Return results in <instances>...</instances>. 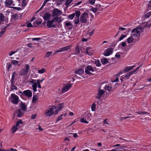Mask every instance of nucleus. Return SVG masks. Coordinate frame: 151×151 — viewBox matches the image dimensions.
<instances>
[{
  "mask_svg": "<svg viewBox=\"0 0 151 151\" xmlns=\"http://www.w3.org/2000/svg\"><path fill=\"white\" fill-rule=\"evenodd\" d=\"M30 67L27 64L25 65L24 69H22L19 71V75L21 76H25L28 73Z\"/></svg>",
  "mask_w": 151,
  "mask_h": 151,
  "instance_id": "f257e3e1",
  "label": "nucleus"
},
{
  "mask_svg": "<svg viewBox=\"0 0 151 151\" xmlns=\"http://www.w3.org/2000/svg\"><path fill=\"white\" fill-rule=\"evenodd\" d=\"M23 122L21 120H19L18 121L16 124V126H13L11 129L12 133H14L18 129V127H22Z\"/></svg>",
  "mask_w": 151,
  "mask_h": 151,
  "instance_id": "f03ea898",
  "label": "nucleus"
},
{
  "mask_svg": "<svg viewBox=\"0 0 151 151\" xmlns=\"http://www.w3.org/2000/svg\"><path fill=\"white\" fill-rule=\"evenodd\" d=\"M88 18V13L85 12L83 13L80 18V21L81 23H86L87 21V19Z\"/></svg>",
  "mask_w": 151,
  "mask_h": 151,
  "instance_id": "7ed1b4c3",
  "label": "nucleus"
},
{
  "mask_svg": "<svg viewBox=\"0 0 151 151\" xmlns=\"http://www.w3.org/2000/svg\"><path fill=\"white\" fill-rule=\"evenodd\" d=\"M57 106H52V108H50L47 110V111L45 113V114L47 117H50L52 115L54 114V109H56Z\"/></svg>",
  "mask_w": 151,
  "mask_h": 151,
  "instance_id": "20e7f679",
  "label": "nucleus"
},
{
  "mask_svg": "<svg viewBox=\"0 0 151 151\" xmlns=\"http://www.w3.org/2000/svg\"><path fill=\"white\" fill-rule=\"evenodd\" d=\"M131 36L135 37H138L140 36V33L138 29V28L133 29L131 32Z\"/></svg>",
  "mask_w": 151,
  "mask_h": 151,
  "instance_id": "39448f33",
  "label": "nucleus"
},
{
  "mask_svg": "<svg viewBox=\"0 0 151 151\" xmlns=\"http://www.w3.org/2000/svg\"><path fill=\"white\" fill-rule=\"evenodd\" d=\"M12 102L15 104H17L19 102L18 97L14 93L11 95Z\"/></svg>",
  "mask_w": 151,
  "mask_h": 151,
  "instance_id": "423d86ee",
  "label": "nucleus"
},
{
  "mask_svg": "<svg viewBox=\"0 0 151 151\" xmlns=\"http://www.w3.org/2000/svg\"><path fill=\"white\" fill-rule=\"evenodd\" d=\"M73 84L69 83L66 84L61 89V91L62 93H64L68 91L72 86Z\"/></svg>",
  "mask_w": 151,
  "mask_h": 151,
  "instance_id": "0eeeda50",
  "label": "nucleus"
},
{
  "mask_svg": "<svg viewBox=\"0 0 151 151\" xmlns=\"http://www.w3.org/2000/svg\"><path fill=\"white\" fill-rule=\"evenodd\" d=\"M62 13V12L60 10L58 9H54L52 13V16L53 17L58 16L61 15Z\"/></svg>",
  "mask_w": 151,
  "mask_h": 151,
  "instance_id": "6e6552de",
  "label": "nucleus"
},
{
  "mask_svg": "<svg viewBox=\"0 0 151 151\" xmlns=\"http://www.w3.org/2000/svg\"><path fill=\"white\" fill-rule=\"evenodd\" d=\"M93 69L91 65H88L85 69V72L86 74H92V73L90 71H93Z\"/></svg>",
  "mask_w": 151,
  "mask_h": 151,
  "instance_id": "1a4fd4ad",
  "label": "nucleus"
},
{
  "mask_svg": "<svg viewBox=\"0 0 151 151\" xmlns=\"http://www.w3.org/2000/svg\"><path fill=\"white\" fill-rule=\"evenodd\" d=\"M71 45H68L59 49L56 51V52H60L63 51H66L71 47Z\"/></svg>",
  "mask_w": 151,
  "mask_h": 151,
  "instance_id": "9d476101",
  "label": "nucleus"
},
{
  "mask_svg": "<svg viewBox=\"0 0 151 151\" xmlns=\"http://www.w3.org/2000/svg\"><path fill=\"white\" fill-rule=\"evenodd\" d=\"M113 50V48H108L104 51V55L105 56H106L112 54Z\"/></svg>",
  "mask_w": 151,
  "mask_h": 151,
  "instance_id": "9b49d317",
  "label": "nucleus"
},
{
  "mask_svg": "<svg viewBox=\"0 0 151 151\" xmlns=\"http://www.w3.org/2000/svg\"><path fill=\"white\" fill-rule=\"evenodd\" d=\"M24 95L28 97H31L32 96V93L31 91L29 90L24 91L23 92Z\"/></svg>",
  "mask_w": 151,
  "mask_h": 151,
  "instance_id": "f8f14e48",
  "label": "nucleus"
},
{
  "mask_svg": "<svg viewBox=\"0 0 151 151\" xmlns=\"http://www.w3.org/2000/svg\"><path fill=\"white\" fill-rule=\"evenodd\" d=\"M5 5L6 7H9L10 6H15V4L13 3L12 0H6L5 3Z\"/></svg>",
  "mask_w": 151,
  "mask_h": 151,
  "instance_id": "ddd939ff",
  "label": "nucleus"
},
{
  "mask_svg": "<svg viewBox=\"0 0 151 151\" xmlns=\"http://www.w3.org/2000/svg\"><path fill=\"white\" fill-rule=\"evenodd\" d=\"M105 91L103 90H100L98 91V93L96 95V97L97 98H100L104 94Z\"/></svg>",
  "mask_w": 151,
  "mask_h": 151,
  "instance_id": "4468645a",
  "label": "nucleus"
},
{
  "mask_svg": "<svg viewBox=\"0 0 151 151\" xmlns=\"http://www.w3.org/2000/svg\"><path fill=\"white\" fill-rule=\"evenodd\" d=\"M53 23L50 20H48L47 22V26L48 28L54 27L55 28L57 27V25L55 24L52 25Z\"/></svg>",
  "mask_w": 151,
  "mask_h": 151,
  "instance_id": "2eb2a0df",
  "label": "nucleus"
},
{
  "mask_svg": "<svg viewBox=\"0 0 151 151\" xmlns=\"http://www.w3.org/2000/svg\"><path fill=\"white\" fill-rule=\"evenodd\" d=\"M51 15L49 12H46L44 14L43 17L45 20H46L49 19Z\"/></svg>",
  "mask_w": 151,
  "mask_h": 151,
  "instance_id": "dca6fc26",
  "label": "nucleus"
},
{
  "mask_svg": "<svg viewBox=\"0 0 151 151\" xmlns=\"http://www.w3.org/2000/svg\"><path fill=\"white\" fill-rule=\"evenodd\" d=\"M135 65H133L131 66H127L126 67L124 70L123 71V73H125L132 69L134 67Z\"/></svg>",
  "mask_w": 151,
  "mask_h": 151,
  "instance_id": "f3484780",
  "label": "nucleus"
},
{
  "mask_svg": "<svg viewBox=\"0 0 151 151\" xmlns=\"http://www.w3.org/2000/svg\"><path fill=\"white\" fill-rule=\"evenodd\" d=\"M16 112L17 114V117H21L23 116L24 113H22L20 109H17L16 110Z\"/></svg>",
  "mask_w": 151,
  "mask_h": 151,
  "instance_id": "a211bd4d",
  "label": "nucleus"
},
{
  "mask_svg": "<svg viewBox=\"0 0 151 151\" xmlns=\"http://www.w3.org/2000/svg\"><path fill=\"white\" fill-rule=\"evenodd\" d=\"M20 106L22 110L24 111H26L27 109L26 106L25 104L22 102L21 103Z\"/></svg>",
  "mask_w": 151,
  "mask_h": 151,
  "instance_id": "6ab92c4d",
  "label": "nucleus"
},
{
  "mask_svg": "<svg viewBox=\"0 0 151 151\" xmlns=\"http://www.w3.org/2000/svg\"><path fill=\"white\" fill-rule=\"evenodd\" d=\"M75 73L76 74L81 75L84 73V70L81 68L78 70H76Z\"/></svg>",
  "mask_w": 151,
  "mask_h": 151,
  "instance_id": "aec40b11",
  "label": "nucleus"
},
{
  "mask_svg": "<svg viewBox=\"0 0 151 151\" xmlns=\"http://www.w3.org/2000/svg\"><path fill=\"white\" fill-rule=\"evenodd\" d=\"M66 26L68 27V29H72L73 27V25L70 22H67L65 24Z\"/></svg>",
  "mask_w": 151,
  "mask_h": 151,
  "instance_id": "412c9836",
  "label": "nucleus"
},
{
  "mask_svg": "<svg viewBox=\"0 0 151 151\" xmlns=\"http://www.w3.org/2000/svg\"><path fill=\"white\" fill-rule=\"evenodd\" d=\"M80 53V48L78 45H77L75 47V52L74 53V54L75 55H77L79 54Z\"/></svg>",
  "mask_w": 151,
  "mask_h": 151,
  "instance_id": "4be33fe9",
  "label": "nucleus"
},
{
  "mask_svg": "<svg viewBox=\"0 0 151 151\" xmlns=\"http://www.w3.org/2000/svg\"><path fill=\"white\" fill-rule=\"evenodd\" d=\"M101 63L103 64H105L108 63V61L107 58H104L101 59Z\"/></svg>",
  "mask_w": 151,
  "mask_h": 151,
  "instance_id": "5701e85b",
  "label": "nucleus"
},
{
  "mask_svg": "<svg viewBox=\"0 0 151 151\" xmlns=\"http://www.w3.org/2000/svg\"><path fill=\"white\" fill-rule=\"evenodd\" d=\"M4 16L2 14H0V24H1V22L4 20Z\"/></svg>",
  "mask_w": 151,
  "mask_h": 151,
  "instance_id": "b1692460",
  "label": "nucleus"
},
{
  "mask_svg": "<svg viewBox=\"0 0 151 151\" xmlns=\"http://www.w3.org/2000/svg\"><path fill=\"white\" fill-rule=\"evenodd\" d=\"M132 36H130L127 39V42L128 43L132 42L133 41L134 39Z\"/></svg>",
  "mask_w": 151,
  "mask_h": 151,
  "instance_id": "393cba45",
  "label": "nucleus"
},
{
  "mask_svg": "<svg viewBox=\"0 0 151 151\" xmlns=\"http://www.w3.org/2000/svg\"><path fill=\"white\" fill-rule=\"evenodd\" d=\"M64 103H63L59 104L58 105V109L60 110L62 109L64 107Z\"/></svg>",
  "mask_w": 151,
  "mask_h": 151,
  "instance_id": "a878e982",
  "label": "nucleus"
},
{
  "mask_svg": "<svg viewBox=\"0 0 151 151\" xmlns=\"http://www.w3.org/2000/svg\"><path fill=\"white\" fill-rule=\"evenodd\" d=\"M32 86L33 90L34 91L36 92L37 91V87L36 83L35 82L34 84L32 85Z\"/></svg>",
  "mask_w": 151,
  "mask_h": 151,
  "instance_id": "bb28decb",
  "label": "nucleus"
},
{
  "mask_svg": "<svg viewBox=\"0 0 151 151\" xmlns=\"http://www.w3.org/2000/svg\"><path fill=\"white\" fill-rule=\"evenodd\" d=\"M37 100V96L36 95H34L33 96L32 101V103H35Z\"/></svg>",
  "mask_w": 151,
  "mask_h": 151,
  "instance_id": "cd10ccee",
  "label": "nucleus"
},
{
  "mask_svg": "<svg viewBox=\"0 0 151 151\" xmlns=\"http://www.w3.org/2000/svg\"><path fill=\"white\" fill-rule=\"evenodd\" d=\"M11 91L14 89L17 90V88L14 85V83H13L11 84Z\"/></svg>",
  "mask_w": 151,
  "mask_h": 151,
  "instance_id": "c85d7f7f",
  "label": "nucleus"
},
{
  "mask_svg": "<svg viewBox=\"0 0 151 151\" xmlns=\"http://www.w3.org/2000/svg\"><path fill=\"white\" fill-rule=\"evenodd\" d=\"M12 18L14 20H17L18 19V14H14L12 16Z\"/></svg>",
  "mask_w": 151,
  "mask_h": 151,
  "instance_id": "c756f323",
  "label": "nucleus"
},
{
  "mask_svg": "<svg viewBox=\"0 0 151 151\" xmlns=\"http://www.w3.org/2000/svg\"><path fill=\"white\" fill-rule=\"evenodd\" d=\"M96 105L94 103L92 104L91 106V109L92 111H95L96 110Z\"/></svg>",
  "mask_w": 151,
  "mask_h": 151,
  "instance_id": "7c9ffc66",
  "label": "nucleus"
},
{
  "mask_svg": "<svg viewBox=\"0 0 151 151\" xmlns=\"http://www.w3.org/2000/svg\"><path fill=\"white\" fill-rule=\"evenodd\" d=\"M112 87L109 86H106L104 87L105 90L110 91Z\"/></svg>",
  "mask_w": 151,
  "mask_h": 151,
  "instance_id": "2f4dec72",
  "label": "nucleus"
},
{
  "mask_svg": "<svg viewBox=\"0 0 151 151\" xmlns=\"http://www.w3.org/2000/svg\"><path fill=\"white\" fill-rule=\"evenodd\" d=\"M66 113H65L64 115H63V114H61L60 116H59L58 118V119L56 120V121L57 122H58L59 121V120H61V119H62V116H63V115H64V116H65L66 115Z\"/></svg>",
  "mask_w": 151,
  "mask_h": 151,
  "instance_id": "473e14b6",
  "label": "nucleus"
},
{
  "mask_svg": "<svg viewBox=\"0 0 151 151\" xmlns=\"http://www.w3.org/2000/svg\"><path fill=\"white\" fill-rule=\"evenodd\" d=\"M77 18H79L80 15V12L79 11H77L75 12Z\"/></svg>",
  "mask_w": 151,
  "mask_h": 151,
  "instance_id": "72a5a7b5",
  "label": "nucleus"
},
{
  "mask_svg": "<svg viewBox=\"0 0 151 151\" xmlns=\"http://www.w3.org/2000/svg\"><path fill=\"white\" fill-rule=\"evenodd\" d=\"M131 76L130 75H129V73H127V75L125 76H124L123 77V79H129V78Z\"/></svg>",
  "mask_w": 151,
  "mask_h": 151,
  "instance_id": "f704fd0d",
  "label": "nucleus"
},
{
  "mask_svg": "<svg viewBox=\"0 0 151 151\" xmlns=\"http://www.w3.org/2000/svg\"><path fill=\"white\" fill-rule=\"evenodd\" d=\"M137 113L139 114H149V113H148L146 111H138L137 112Z\"/></svg>",
  "mask_w": 151,
  "mask_h": 151,
  "instance_id": "c9c22d12",
  "label": "nucleus"
},
{
  "mask_svg": "<svg viewBox=\"0 0 151 151\" xmlns=\"http://www.w3.org/2000/svg\"><path fill=\"white\" fill-rule=\"evenodd\" d=\"M40 79L37 80L36 83L37 84V85L38 87L39 88H41V85L40 84Z\"/></svg>",
  "mask_w": 151,
  "mask_h": 151,
  "instance_id": "e433bc0d",
  "label": "nucleus"
},
{
  "mask_svg": "<svg viewBox=\"0 0 151 151\" xmlns=\"http://www.w3.org/2000/svg\"><path fill=\"white\" fill-rule=\"evenodd\" d=\"M19 61L16 60H12V63L14 65H16L18 64Z\"/></svg>",
  "mask_w": 151,
  "mask_h": 151,
  "instance_id": "4c0bfd02",
  "label": "nucleus"
},
{
  "mask_svg": "<svg viewBox=\"0 0 151 151\" xmlns=\"http://www.w3.org/2000/svg\"><path fill=\"white\" fill-rule=\"evenodd\" d=\"M7 65H8V66L7 67V70L9 71L10 68H12V65L9 63H7Z\"/></svg>",
  "mask_w": 151,
  "mask_h": 151,
  "instance_id": "58836bf2",
  "label": "nucleus"
},
{
  "mask_svg": "<svg viewBox=\"0 0 151 151\" xmlns=\"http://www.w3.org/2000/svg\"><path fill=\"white\" fill-rule=\"evenodd\" d=\"M134 116H127V117H121L120 118H121V120H124V119H126L127 118H134Z\"/></svg>",
  "mask_w": 151,
  "mask_h": 151,
  "instance_id": "ea45409f",
  "label": "nucleus"
},
{
  "mask_svg": "<svg viewBox=\"0 0 151 151\" xmlns=\"http://www.w3.org/2000/svg\"><path fill=\"white\" fill-rule=\"evenodd\" d=\"M27 2L26 0H22V6H25L27 5Z\"/></svg>",
  "mask_w": 151,
  "mask_h": 151,
  "instance_id": "a19ab883",
  "label": "nucleus"
},
{
  "mask_svg": "<svg viewBox=\"0 0 151 151\" xmlns=\"http://www.w3.org/2000/svg\"><path fill=\"white\" fill-rule=\"evenodd\" d=\"M73 0H67L66 2L65 3V5L66 6L70 5V3Z\"/></svg>",
  "mask_w": 151,
  "mask_h": 151,
  "instance_id": "79ce46f5",
  "label": "nucleus"
},
{
  "mask_svg": "<svg viewBox=\"0 0 151 151\" xmlns=\"http://www.w3.org/2000/svg\"><path fill=\"white\" fill-rule=\"evenodd\" d=\"M52 53V52H46L45 56V57H48L50 56L51 54Z\"/></svg>",
  "mask_w": 151,
  "mask_h": 151,
  "instance_id": "37998d69",
  "label": "nucleus"
},
{
  "mask_svg": "<svg viewBox=\"0 0 151 151\" xmlns=\"http://www.w3.org/2000/svg\"><path fill=\"white\" fill-rule=\"evenodd\" d=\"M151 15V11L147 13V14H146L145 15V17L146 18H148Z\"/></svg>",
  "mask_w": 151,
  "mask_h": 151,
  "instance_id": "c03bdc74",
  "label": "nucleus"
},
{
  "mask_svg": "<svg viewBox=\"0 0 151 151\" xmlns=\"http://www.w3.org/2000/svg\"><path fill=\"white\" fill-rule=\"evenodd\" d=\"M95 64H96L97 66H100L101 65L99 60H97L95 61Z\"/></svg>",
  "mask_w": 151,
  "mask_h": 151,
  "instance_id": "a18cd8bd",
  "label": "nucleus"
},
{
  "mask_svg": "<svg viewBox=\"0 0 151 151\" xmlns=\"http://www.w3.org/2000/svg\"><path fill=\"white\" fill-rule=\"evenodd\" d=\"M39 73H43L45 72V69L44 68H42L41 70H38Z\"/></svg>",
  "mask_w": 151,
  "mask_h": 151,
  "instance_id": "49530a36",
  "label": "nucleus"
},
{
  "mask_svg": "<svg viewBox=\"0 0 151 151\" xmlns=\"http://www.w3.org/2000/svg\"><path fill=\"white\" fill-rule=\"evenodd\" d=\"M42 21H38V20H35L34 23H36L37 24L40 25L41 24Z\"/></svg>",
  "mask_w": 151,
  "mask_h": 151,
  "instance_id": "de8ad7c7",
  "label": "nucleus"
},
{
  "mask_svg": "<svg viewBox=\"0 0 151 151\" xmlns=\"http://www.w3.org/2000/svg\"><path fill=\"white\" fill-rule=\"evenodd\" d=\"M27 27H36V26H35V25L33 26L31 24V23H29L27 24Z\"/></svg>",
  "mask_w": 151,
  "mask_h": 151,
  "instance_id": "09e8293b",
  "label": "nucleus"
},
{
  "mask_svg": "<svg viewBox=\"0 0 151 151\" xmlns=\"http://www.w3.org/2000/svg\"><path fill=\"white\" fill-rule=\"evenodd\" d=\"M127 36L126 35H122L121 37H120L119 39V40L117 41V42H118L119 41H120L123 39L124 37H126Z\"/></svg>",
  "mask_w": 151,
  "mask_h": 151,
  "instance_id": "8fccbe9b",
  "label": "nucleus"
},
{
  "mask_svg": "<svg viewBox=\"0 0 151 151\" xmlns=\"http://www.w3.org/2000/svg\"><path fill=\"white\" fill-rule=\"evenodd\" d=\"M75 13H73L70 15L68 17V18L71 19H72L75 17Z\"/></svg>",
  "mask_w": 151,
  "mask_h": 151,
  "instance_id": "3c124183",
  "label": "nucleus"
},
{
  "mask_svg": "<svg viewBox=\"0 0 151 151\" xmlns=\"http://www.w3.org/2000/svg\"><path fill=\"white\" fill-rule=\"evenodd\" d=\"M14 149L11 148L10 150H5L4 149H0V151H14Z\"/></svg>",
  "mask_w": 151,
  "mask_h": 151,
  "instance_id": "603ef678",
  "label": "nucleus"
},
{
  "mask_svg": "<svg viewBox=\"0 0 151 151\" xmlns=\"http://www.w3.org/2000/svg\"><path fill=\"white\" fill-rule=\"evenodd\" d=\"M97 10L98 9H97V8H96V7L95 8L92 7L91 9V10L94 13L96 12Z\"/></svg>",
  "mask_w": 151,
  "mask_h": 151,
  "instance_id": "864d4df0",
  "label": "nucleus"
},
{
  "mask_svg": "<svg viewBox=\"0 0 151 151\" xmlns=\"http://www.w3.org/2000/svg\"><path fill=\"white\" fill-rule=\"evenodd\" d=\"M11 8H13L14 9L18 11H20L22 10V9L20 7H11Z\"/></svg>",
  "mask_w": 151,
  "mask_h": 151,
  "instance_id": "5fc2aeb1",
  "label": "nucleus"
},
{
  "mask_svg": "<svg viewBox=\"0 0 151 151\" xmlns=\"http://www.w3.org/2000/svg\"><path fill=\"white\" fill-rule=\"evenodd\" d=\"M120 52H118L116 53L115 55V57L117 58H119L120 57V55L119 54Z\"/></svg>",
  "mask_w": 151,
  "mask_h": 151,
  "instance_id": "6e6d98bb",
  "label": "nucleus"
},
{
  "mask_svg": "<svg viewBox=\"0 0 151 151\" xmlns=\"http://www.w3.org/2000/svg\"><path fill=\"white\" fill-rule=\"evenodd\" d=\"M74 23L75 24H78L79 22V18H77L76 20H74Z\"/></svg>",
  "mask_w": 151,
  "mask_h": 151,
  "instance_id": "4d7b16f0",
  "label": "nucleus"
},
{
  "mask_svg": "<svg viewBox=\"0 0 151 151\" xmlns=\"http://www.w3.org/2000/svg\"><path fill=\"white\" fill-rule=\"evenodd\" d=\"M137 71V70L136 69H134L133 71L130 72L129 73V75L131 76V75L133 73H134L135 72Z\"/></svg>",
  "mask_w": 151,
  "mask_h": 151,
  "instance_id": "13d9d810",
  "label": "nucleus"
},
{
  "mask_svg": "<svg viewBox=\"0 0 151 151\" xmlns=\"http://www.w3.org/2000/svg\"><path fill=\"white\" fill-rule=\"evenodd\" d=\"M81 122L82 123H88V122L86 120H85L83 118H81Z\"/></svg>",
  "mask_w": 151,
  "mask_h": 151,
  "instance_id": "bf43d9fd",
  "label": "nucleus"
},
{
  "mask_svg": "<svg viewBox=\"0 0 151 151\" xmlns=\"http://www.w3.org/2000/svg\"><path fill=\"white\" fill-rule=\"evenodd\" d=\"M139 31V33L141 32H143L144 31V28L142 27H137Z\"/></svg>",
  "mask_w": 151,
  "mask_h": 151,
  "instance_id": "052dcab7",
  "label": "nucleus"
},
{
  "mask_svg": "<svg viewBox=\"0 0 151 151\" xmlns=\"http://www.w3.org/2000/svg\"><path fill=\"white\" fill-rule=\"evenodd\" d=\"M47 2L45 1L44 2L40 8V9L37 12H39L40 10L41 9H42L43 7L46 4V3Z\"/></svg>",
  "mask_w": 151,
  "mask_h": 151,
  "instance_id": "680f3d73",
  "label": "nucleus"
},
{
  "mask_svg": "<svg viewBox=\"0 0 151 151\" xmlns=\"http://www.w3.org/2000/svg\"><path fill=\"white\" fill-rule=\"evenodd\" d=\"M95 1V0H90L89 1L90 4L92 5H93L94 4Z\"/></svg>",
  "mask_w": 151,
  "mask_h": 151,
  "instance_id": "e2e57ef3",
  "label": "nucleus"
},
{
  "mask_svg": "<svg viewBox=\"0 0 151 151\" xmlns=\"http://www.w3.org/2000/svg\"><path fill=\"white\" fill-rule=\"evenodd\" d=\"M58 23H60L63 20L61 17H58Z\"/></svg>",
  "mask_w": 151,
  "mask_h": 151,
  "instance_id": "0e129e2a",
  "label": "nucleus"
},
{
  "mask_svg": "<svg viewBox=\"0 0 151 151\" xmlns=\"http://www.w3.org/2000/svg\"><path fill=\"white\" fill-rule=\"evenodd\" d=\"M36 114L32 115L31 117V119H35L36 117Z\"/></svg>",
  "mask_w": 151,
  "mask_h": 151,
  "instance_id": "69168bd1",
  "label": "nucleus"
},
{
  "mask_svg": "<svg viewBox=\"0 0 151 151\" xmlns=\"http://www.w3.org/2000/svg\"><path fill=\"white\" fill-rule=\"evenodd\" d=\"M17 51H12L9 54V55L10 56H12L13 54H14Z\"/></svg>",
  "mask_w": 151,
  "mask_h": 151,
  "instance_id": "338daca9",
  "label": "nucleus"
},
{
  "mask_svg": "<svg viewBox=\"0 0 151 151\" xmlns=\"http://www.w3.org/2000/svg\"><path fill=\"white\" fill-rule=\"evenodd\" d=\"M54 20L55 21V22H58V16H57L56 17H55L54 18Z\"/></svg>",
  "mask_w": 151,
  "mask_h": 151,
  "instance_id": "774afa93",
  "label": "nucleus"
}]
</instances>
